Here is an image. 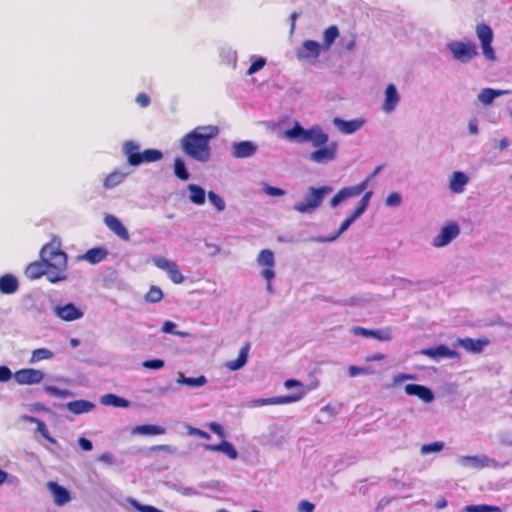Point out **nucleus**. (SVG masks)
I'll return each instance as SVG.
<instances>
[{
	"label": "nucleus",
	"instance_id": "nucleus-1",
	"mask_svg": "<svg viewBox=\"0 0 512 512\" xmlns=\"http://www.w3.org/2000/svg\"><path fill=\"white\" fill-rule=\"evenodd\" d=\"M219 133L216 126H198L180 141L182 151L190 158L205 163L211 156L210 141Z\"/></svg>",
	"mask_w": 512,
	"mask_h": 512
},
{
	"label": "nucleus",
	"instance_id": "nucleus-2",
	"mask_svg": "<svg viewBox=\"0 0 512 512\" xmlns=\"http://www.w3.org/2000/svg\"><path fill=\"white\" fill-rule=\"evenodd\" d=\"M40 259L48 270V281L58 283L67 279V254L61 250L60 242L52 240L40 251Z\"/></svg>",
	"mask_w": 512,
	"mask_h": 512
},
{
	"label": "nucleus",
	"instance_id": "nucleus-3",
	"mask_svg": "<svg viewBox=\"0 0 512 512\" xmlns=\"http://www.w3.org/2000/svg\"><path fill=\"white\" fill-rule=\"evenodd\" d=\"M140 144L134 140L122 143L121 151L130 166L137 167L144 163H153L163 158V153L157 149H146L140 152Z\"/></svg>",
	"mask_w": 512,
	"mask_h": 512
},
{
	"label": "nucleus",
	"instance_id": "nucleus-4",
	"mask_svg": "<svg viewBox=\"0 0 512 512\" xmlns=\"http://www.w3.org/2000/svg\"><path fill=\"white\" fill-rule=\"evenodd\" d=\"M332 187L322 186L319 188L310 187L307 189L303 199L294 205V210L299 213H312L319 208L326 195L332 192Z\"/></svg>",
	"mask_w": 512,
	"mask_h": 512
},
{
	"label": "nucleus",
	"instance_id": "nucleus-5",
	"mask_svg": "<svg viewBox=\"0 0 512 512\" xmlns=\"http://www.w3.org/2000/svg\"><path fill=\"white\" fill-rule=\"evenodd\" d=\"M446 49L454 61L468 64L478 55V47L471 41L452 40L446 44Z\"/></svg>",
	"mask_w": 512,
	"mask_h": 512
},
{
	"label": "nucleus",
	"instance_id": "nucleus-6",
	"mask_svg": "<svg viewBox=\"0 0 512 512\" xmlns=\"http://www.w3.org/2000/svg\"><path fill=\"white\" fill-rule=\"evenodd\" d=\"M457 463L463 468L483 469V468H501L502 465L494 458L487 455L459 456Z\"/></svg>",
	"mask_w": 512,
	"mask_h": 512
},
{
	"label": "nucleus",
	"instance_id": "nucleus-7",
	"mask_svg": "<svg viewBox=\"0 0 512 512\" xmlns=\"http://www.w3.org/2000/svg\"><path fill=\"white\" fill-rule=\"evenodd\" d=\"M371 177H366L363 181L354 186L344 187L340 189L331 199L330 206L336 208L345 200L361 195L368 187Z\"/></svg>",
	"mask_w": 512,
	"mask_h": 512
},
{
	"label": "nucleus",
	"instance_id": "nucleus-8",
	"mask_svg": "<svg viewBox=\"0 0 512 512\" xmlns=\"http://www.w3.org/2000/svg\"><path fill=\"white\" fill-rule=\"evenodd\" d=\"M303 397H304L303 392H295L291 395L252 399L247 402V407L257 408V407H262V406H267V405L291 404V403L300 401Z\"/></svg>",
	"mask_w": 512,
	"mask_h": 512
},
{
	"label": "nucleus",
	"instance_id": "nucleus-9",
	"mask_svg": "<svg viewBox=\"0 0 512 512\" xmlns=\"http://www.w3.org/2000/svg\"><path fill=\"white\" fill-rule=\"evenodd\" d=\"M460 234V227L456 222H450L443 226L440 232L433 238L432 245L442 248L449 245Z\"/></svg>",
	"mask_w": 512,
	"mask_h": 512
},
{
	"label": "nucleus",
	"instance_id": "nucleus-10",
	"mask_svg": "<svg viewBox=\"0 0 512 512\" xmlns=\"http://www.w3.org/2000/svg\"><path fill=\"white\" fill-rule=\"evenodd\" d=\"M52 311L57 318L66 322L76 321L84 316L83 309L73 303L55 305Z\"/></svg>",
	"mask_w": 512,
	"mask_h": 512
},
{
	"label": "nucleus",
	"instance_id": "nucleus-11",
	"mask_svg": "<svg viewBox=\"0 0 512 512\" xmlns=\"http://www.w3.org/2000/svg\"><path fill=\"white\" fill-rule=\"evenodd\" d=\"M257 264L262 267L261 276L266 281H272L275 277V257L274 253L269 249H263L257 256Z\"/></svg>",
	"mask_w": 512,
	"mask_h": 512
},
{
	"label": "nucleus",
	"instance_id": "nucleus-12",
	"mask_svg": "<svg viewBox=\"0 0 512 512\" xmlns=\"http://www.w3.org/2000/svg\"><path fill=\"white\" fill-rule=\"evenodd\" d=\"M337 151V142H330L322 147H317V149L310 154L309 158L314 163L325 164L336 159Z\"/></svg>",
	"mask_w": 512,
	"mask_h": 512
},
{
	"label": "nucleus",
	"instance_id": "nucleus-13",
	"mask_svg": "<svg viewBox=\"0 0 512 512\" xmlns=\"http://www.w3.org/2000/svg\"><path fill=\"white\" fill-rule=\"evenodd\" d=\"M13 377L20 385H34L40 383L44 379L45 374L41 370L24 368L16 371Z\"/></svg>",
	"mask_w": 512,
	"mask_h": 512
},
{
	"label": "nucleus",
	"instance_id": "nucleus-14",
	"mask_svg": "<svg viewBox=\"0 0 512 512\" xmlns=\"http://www.w3.org/2000/svg\"><path fill=\"white\" fill-rule=\"evenodd\" d=\"M401 100L400 94L394 84L387 85L385 91H384V99L381 105V110L386 113L390 114L399 105Z\"/></svg>",
	"mask_w": 512,
	"mask_h": 512
},
{
	"label": "nucleus",
	"instance_id": "nucleus-15",
	"mask_svg": "<svg viewBox=\"0 0 512 512\" xmlns=\"http://www.w3.org/2000/svg\"><path fill=\"white\" fill-rule=\"evenodd\" d=\"M322 46L312 40H306L301 47L297 49L296 55L299 60L313 61L318 58Z\"/></svg>",
	"mask_w": 512,
	"mask_h": 512
},
{
	"label": "nucleus",
	"instance_id": "nucleus-16",
	"mask_svg": "<svg viewBox=\"0 0 512 512\" xmlns=\"http://www.w3.org/2000/svg\"><path fill=\"white\" fill-rule=\"evenodd\" d=\"M258 146L252 141H238L232 143L231 155L236 159L250 158L256 154Z\"/></svg>",
	"mask_w": 512,
	"mask_h": 512
},
{
	"label": "nucleus",
	"instance_id": "nucleus-17",
	"mask_svg": "<svg viewBox=\"0 0 512 512\" xmlns=\"http://www.w3.org/2000/svg\"><path fill=\"white\" fill-rule=\"evenodd\" d=\"M47 489L53 497V502L56 506H64L71 501L70 492L57 482L49 481L46 484Z\"/></svg>",
	"mask_w": 512,
	"mask_h": 512
},
{
	"label": "nucleus",
	"instance_id": "nucleus-18",
	"mask_svg": "<svg viewBox=\"0 0 512 512\" xmlns=\"http://www.w3.org/2000/svg\"><path fill=\"white\" fill-rule=\"evenodd\" d=\"M404 390L407 395L416 396L425 403H431L435 398L430 388L420 384H407Z\"/></svg>",
	"mask_w": 512,
	"mask_h": 512
},
{
	"label": "nucleus",
	"instance_id": "nucleus-19",
	"mask_svg": "<svg viewBox=\"0 0 512 512\" xmlns=\"http://www.w3.org/2000/svg\"><path fill=\"white\" fill-rule=\"evenodd\" d=\"M422 355L432 358L435 361H439L443 358H456L458 353L454 350L449 349L446 345H438L436 347L422 349L420 351Z\"/></svg>",
	"mask_w": 512,
	"mask_h": 512
},
{
	"label": "nucleus",
	"instance_id": "nucleus-20",
	"mask_svg": "<svg viewBox=\"0 0 512 512\" xmlns=\"http://www.w3.org/2000/svg\"><path fill=\"white\" fill-rule=\"evenodd\" d=\"M469 176L462 171H454L449 177V189L455 194H462L469 183Z\"/></svg>",
	"mask_w": 512,
	"mask_h": 512
},
{
	"label": "nucleus",
	"instance_id": "nucleus-21",
	"mask_svg": "<svg viewBox=\"0 0 512 512\" xmlns=\"http://www.w3.org/2000/svg\"><path fill=\"white\" fill-rule=\"evenodd\" d=\"M488 339H472L469 337L466 338H458L456 340V345L461 346L466 351L471 353H481L486 346L489 345Z\"/></svg>",
	"mask_w": 512,
	"mask_h": 512
},
{
	"label": "nucleus",
	"instance_id": "nucleus-22",
	"mask_svg": "<svg viewBox=\"0 0 512 512\" xmlns=\"http://www.w3.org/2000/svg\"><path fill=\"white\" fill-rule=\"evenodd\" d=\"M329 141V135L323 131L319 125H314L307 129L306 142H310L313 147H322Z\"/></svg>",
	"mask_w": 512,
	"mask_h": 512
},
{
	"label": "nucleus",
	"instance_id": "nucleus-23",
	"mask_svg": "<svg viewBox=\"0 0 512 512\" xmlns=\"http://www.w3.org/2000/svg\"><path fill=\"white\" fill-rule=\"evenodd\" d=\"M128 175L129 172H126L118 168L114 169L112 172H110L104 177L102 181V186L105 190H112L117 186L121 185Z\"/></svg>",
	"mask_w": 512,
	"mask_h": 512
},
{
	"label": "nucleus",
	"instance_id": "nucleus-24",
	"mask_svg": "<svg viewBox=\"0 0 512 512\" xmlns=\"http://www.w3.org/2000/svg\"><path fill=\"white\" fill-rule=\"evenodd\" d=\"M104 223L114 234H116L122 240L128 241L130 239L127 228L116 216L111 214L106 215L104 217Z\"/></svg>",
	"mask_w": 512,
	"mask_h": 512
},
{
	"label": "nucleus",
	"instance_id": "nucleus-25",
	"mask_svg": "<svg viewBox=\"0 0 512 512\" xmlns=\"http://www.w3.org/2000/svg\"><path fill=\"white\" fill-rule=\"evenodd\" d=\"M333 124L338 130L346 135H350L358 131L364 125L363 119L343 120L339 117L333 119Z\"/></svg>",
	"mask_w": 512,
	"mask_h": 512
},
{
	"label": "nucleus",
	"instance_id": "nucleus-26",
	"mask_svg": "<svg viewBox=\"0 0 512 512\" xmlns=\"http://www.w3.org/2000/svg\"><path fill=\"white\" fill-rule=\"evenodd\" d=\"M204 449L213 452H222L232 460L238 458V452L235 447L230 442L225 440L220 444H205Z\"/></svg>",
	"mask_w": 512,
	"mask_h": 512
},
{
	"label": "nucleus",
	"instance_id": "nucleus-27",
	"mask_svg": "<svg viewBox=\"0 0 512 512\" xmlns=\"http://www.w3.org/2000/svg\"><path fill=\"white\" fill-rule=\"evenodd\" d=\"M108 255L105 248L97 247L89 249L86 253L79 255L78 260H85L90 264H98L103 261Z\"/></svg>",
	"mask_w": 512,
	"mask_h": 512
},
{
	"label": "nucleus",
	"instance_id": "nucleus-28",
	"mask_svg": "<svg viewBox=\"0 0 512 512\" xmlns=\"http://www.w3.org/2000/svg\"><path fill=\"white\" fill-rule=\"evenodd\" d=\"M510 90H496L492 88H484L478 94V100L485 106L490 105L500 96L509 95Z\"/></svg>",
	"mask_w": 512,
	"mask_h": 512
},
{
	"label": "nucleus",
	"instance_id": "nucleus-29",
	"mask_svg": "<svg viewBox=\"0 0 512 512\" xmlns=\"http://www.w3.org/2000/svg\"><path fill=\"white\" fill-rule=\"evenodd\" d=\"M279 428L276 425L270 426L266 434L260 437V443L265 446L276 447L283 442V437L278 436Z\"/></svg>",
	"mask_w": 512,
	"mask_h": 512
},
{
	"label": "nucleus",
	"instance_id": "nucleus-30",
	"mask_svg": "<svg viewBox=\"0 0 512 512\" xmlns=\"http://www.w3.org/2000/svg\"><path fill=\"white\" fill-rule=\"evenodd\" d=\"M18 288V279L13 274H5L0 277V292L2 294H14Z\"/></svg>",
	"mask_w": 512,
	"mask_h": 512
},
{
	"label": "nucleus",
	"instance_id": "nucleus-31",
	"mask_svg": "<svg viewBox=\"0 0 512 512\" xmlns=\"http://www.w3.org/2000/svg\"><path fill=\"white\" fill-rule=\"evenodd\" d=\"M480 42H481V48H482V54L488 61H495L496 54L492 47V41H493V34H478Z\"/></svg>",
	"mask_w": 512,
	"mask_h": 512
},
{
	"label": "nucleus",
	"instance_id": "nucleus-32",
	"mask_svg": "<svg viewBox=\"0 0 512 512\" xmlns=\"http://www.w3.org/2000/svg\"><path fill=\"white\" fill-rule=\"evenodd\" d=\"M250 345L247 343L245 346H243L240 351L239 355L236 360L227 361L224 365L225 367L230 371H237L244 367L248 360V353H249Z\"/></svg>",
	"mask_w": 512,
	"mask_h": 512
},
{
	"label": "nucleus",
	"instance_id": "nucleus-33",
	"mask_svg": "<svg viewBox=\"0 0 512 512\" xmlns=\"http://www.w3.org/2000/svg\"><path fill=\"white\" fill-rule=\"evenodd\" d=\"M25 275L31 280L38 279L43 275L48 278V270L46 269L45 263L40 259V261H34L27 266Z\"/></svg>",
	"mask_w": 512,
	"mask_h": 512
},
{
	"label": "nucleus",
	"instance_id": "nucleus-34",
	"mask_svg": "<svg viewBox=\"0 0 512 512\" xmlns=\"http://www.w3.org/2000/svg\"><path fill=\"white\" fill-rule=\"evenodd\" d=\"M187 190L189 192V200L191 203L197 206H202L206 200V191L199 185L188 184Z\"/></svg>",
	"mask_w": 512,
	"mask_h": 512
},
{
	"label": "nucleus",
	"instance_id": "nucleus-35",
	"mask_svg": "<svg viewBox=\"0 0 512 512\" xmlns=\"http://www.w3.org/2000/svg\"><path fill=\"white\" fill-rule=\"evenodd\" d=\"M66 408L73 414L89 413L95 408V404L87 400H75L68 402Z\"/></svg>",
	"mask_w": 512,
	"mask_h": 512
},
{
	"label": "nucleus",
	"instance_id": "nucleus-36",
	"mask_svg": "<svg viewBox=\"0 0 512 512\" xmlns=\"http://www.w3.org/2000/svg\"><path fill=\"white\" fill-rule=\"evenodd\" d=\"M131 433L133 435H147V436L163 435L166 433V428H164L162 426H158V425L145 424V425L135 426L132 429Z\"/></svg>",
	"mask_w": 512,
	"mask_h": 512
},
{
	"label": "nucleus",
	"instance_id": "nucleus-37",
	"mask_svg": "<svg viewBox=\"0 0 512 512\" xmlns=\"http://www.w3.org/2000/svg\"><path fill=\"white\" fill-rule=\"evenodd\" d=\"M284 137L290 141L305 143L307 138V129H304L299 123L284 132Z\"/></svg>",
	"mask_w": 512,
	"mask_h": 512
},
{
	"label": "nucleus",
	"instance_id": "nucleus-38",
	"mask_svg": "<svg viewBox=\"0 0 512 512\" xmlns=\"http://www.w3.org/2000/svg\"><path fill=\"white\" fill-rule=\"evenodd\" d=\"M100 403L105 406H113L118 408H128L130 402L122 397L115 394H105L100 398Z\"/></svg>",
	"mask_w": 512,
	"mask_h": 512
},
{
	"label": "nucleus",
	"instance_id": "nucleus-39",
	"mask_svg": "<svg viewBox=\"0 0 512 512\" xmlns=\"http://www.w3.org/2000/svg\"><path fill=\"white\" fill-rule=\"evenodd\" d=\"M176 382L181 385H186L192 388L202 387L207 383V378L204 375L199 377H186L184 373L179 372Z\"/></svg>",
	"mask_w": 512,
	"mask_h": 512
},
{
	"label": "nucleus",
	"instance_id": "nucleus-40",
	"mask_svg": "<svg viewBox=\"0 0 512 512\" xmlns=\"http://www.w3.org/2000/svg\"><path fill=\"white\" fill-rule=\"evenodd\" d=\"M22 420L25 421V422H28V423H35L37 425V431L45 439H47L52 444H56L57 443L56 439L49 435L47 426H46V424L43 421H41V420H39V419H37V418H35L33 416H28V415L22 416Z\"/></svg>",
	"mask_w": 512,
	"mask_h": 512
},
{
	"label": "nucleus",
	"instance_id": "nucleus-41",
	"mask_svg": "<svg viewBox=\"0 0 512 512\" xmlns=\"http://www.w3.org/2000/svg\"><path fill=\"white\" fill-rule=\"evenodd\" d=\"M353 223H354V221L352 219H350L349 217H347L342 222V224L340 225L338 231L335 234H333L332 236H329V237L320 236V237L314 238V241H316L318 243L333 242L340 235H342L344 232H346Z\"/></svg>",
	"mask_w": 512,
	"mask_h": 512
},
{
	"label": "nucleus",
	"instance_id": "nucleus-42",
	"mask_svg": "<svg viewBox=\"0 0 512 512\" xmlns=\"http://www.w3.org/2000/svg\"><path fill=\"white\" fill-rule=\"evenodd\" d=\"M54 357V353L47 349V348H39L35 349L32 352L31 358L29 360L30 364H35L37 362H40L42 360H49Z\"/></svg>",
	"mask_w": 512,
	"mask_h": 512
},
{
	"label": "nucleus",
	"instance_id": "nucleus-43",
	"mask_svg": "<svg viewBox=\"0 0 512 512\" xmlns=\"http://www.w3.org/2000/svg\"><path fill=\"white\" fill-rule=\"evenodd\" d=\"M249 60L251 62L250 67L247 70V75H253L260 71L265 65H266V58L258 55H251L249 57Z\"/></svg>",
	"mask_w": 512,
	"mask_h": 512
},
{
	"label": "nucleus",
	"instance_id": "nucleus-44",
	"mask_svg": "<svg viewBox=\"0 0 512 512\" xmlns=\"http://www.w3.org/2000/svg\"><path fill=\"white\" fill-rule=\"evenodd\" d=\"M174 174L179 179L186 181L189 179L190 174L186 168V164L183 159L176 158L174 160Z\"/></svg>",
	"mask_w": 512,
	"mask_h": 512
},
{
	"label": "nucleus",
	"instance_id": "nucleus-45",
	"mask_svg": "<svg viewBox=\"0 0 512 512\" xmlns=\"http://www.w3.org/2000/svg\"><path fill=\"white\" fill-rule=\"evenodd\" d=\"M152 263L159 268L160 270L168 273L169 270L173 268V266L176 264L174 261H171L165 257L162 256H153L151 258Z\"/></svg>",
	"mask_w": 512,
	"mask_h": 512
},
{
	"label": "nucleus",
	"instance_id": "nucleus-46",
	"mask_svg": "<svg viewBox=\"0 0 512 512\" xmlns=\"http://www.w3.org/2000/svg\"><path fill=\"white\" fill-rule=\"evenodd\" d=\"M144 299L148 303H158L163 299V292L160 287L152 285L145 294Z\"/></svg>",
	"mask_w": 512,
	"mask_h": 512
},
{
	"label": "nucleus",
	"instance_id": "nucleus-47",
	"mask_svg": "<svg viewBox=\"0 0 512 512\" xmlns=\"http://www.w3.org/2000/svg\"><path fill=\"white\" fill-rule=\"evenodd\" d=\"M207 197L211 205L216 209L217 212H223L226 208L224 199L213 191L207 193Z\"/></svg>",
	"mask_w": 512,
	"mask_h": 512
},
{
	"label": "nucleus",
	"instance_id": "nucleus-48",
	"mask_svg": "<svg viewBox=\"0 0 512 512\" xmlns=\"http://www.w3.org/2000/svg\"><path fill=\"white\" fill-rule=\"evenodd\" d=\"M445 444L442 441H436L429 444H424L420 448V453L422 455H428L431 453H438L443 450Z\"/></svg>",
	"mask_w": 512,
	"mask_h": 512
},
{
	"label": "nucleus",
	"instance_id": "nucleus-49",
	"mask_svg": "<svg viewBox=\"0 0 512 512\" xmlns=\"http://www.w3.org/2000/svg\"><path fill=\"white\" fill-rule=\"evenodd\" d=\"M127 503L138 510L139 512H164L154 506L151 505H143L140 502H138L136 499L129 497L127 498Z\"/></svg>",
	"mask_w": 512,
	"mask_h": 512
},
{
	"label": "nucleus",
	"instance_id": "nucleus-50",
	"mask_svg": "<svg viewBox=\"0 0 512 512\" xmlns=\"http://www.w3.org/2000/svg\"><path fill=\"white\" fill-rule=\"evenodd\" d=\"M499 508L490 505H468L464 508L463 512H498Z\"/></svg>",
	"mask_w": 512,
	"mask_h": 512
},
{
	"label": "nucleus",
	"instance_id": "nucleus-51",
	"mask_svg": "<svg viewBox=\"0 0 512 512\" xmlns=\"http://www.w3.org/2000/svg\"><path fill=\"white\" fill-rule=\"evenodd\" d=\"M43 389L46 393L54 395L59 398H67L71 396V392L69 390L60 389L55 386L45 385Z\"/></svg>",
	"mask_w": 512,
	"mask_h": 512
},
{
	"label": "nucleus",
	"instance_id": "nucleus-52",
	"mask_svg": "<svg viewBox=\"0 0 512 512\" xmlns=\"http://www.w3.org/2000/svg\"><path fill=\"white\" fill-rule=\"evenodd\" d=\"M221 57L226 64H232L233 66L236 65L237 54L235 50L231 48H223L221 51Z\"/></svg>",
	"mask_w": 512,
	"mask_h": 512
},
{
	"label": "nucleus",
	"instance_id": "nucleus-53",
	"mask_svg": "<svg viewBox=\"0 0 512 512\" xmlns=\"http://www.w3.org/2000/svg\"><path fill=\"white\" fill-rule=\"evenodd\" d=\"M402 202V196L398 192L390 193L385 199V205L389 208H396L400 206Z\"/></svg>",
	"mask_w": 512,
	"mask_h": 512
},
{
	"label": "nucleus",
	"instance_id": "nucleus-54",
	"mask_svg": "<svg viewBox=\"0 0 512 512\" xmlns=\"http://www.w3.org/2000/svg\"><path fill=\"white\" fill-rule=\"evenodd\" d=\"M167 276L175 284H181L184 281V276L180 272L177 264H175L173 268L168 271Z\"/></svg>",
	"mask_w": 512,
	"mask_h": 512
},
{
	"label": "nucleus",
	"instance_id": "nucleus-55",
	"mask_svg": "<svg viewBox=\"0 0 512 512\" xmlns=\"http://www.w3.org/2000/svg\"><path fill=\"white\" fill-rule=\"evenodd\" d=\"M372 338H375L380 341H389L392 339L391 329L385 328L373 330Z\"/></svg>",
	"mask_w": 512,
	"mask_h": 512
},
{
	"label": "nucleus",
	"instance_id": "nucleus-56",
	"mask_svg": "<svg viewBox=\"0 0 512 512\" xmlns=\"http://www.w3.org/2000/svg\"><path fill=\"white\" fill-rule=\"evenodd\" d=\"M165 365V362L162 359H151L145 360L142 363V366L146 369L159 370L162 369Z\"/></svg>",
	"mask_w": 512,
	"mask_h": 512
},
{
	"label": "nucleus",
	"instance_id": "nucleus-57",
	"mask_svg": "<svg viewBox=\"0 0 512 512\" xmlns=\"http://www.w3.org/2000/svg\"><path fill=\"white\" fill-rule=\"evenodd\" d=\"M414 379H415V375H413V374L398 373L393 377L391 387H395V386L403 383L406 380H414Z\"/></svg>",
	"mask_w": 512,
	"mask_h": 512
},
{
	"label": "nucleus",
	"instance_id": "nucleus-58",
	"mask_svg": "<svg viewBox=\"0 0 512 512\" xmlns=\"http://www.w3.org/2000/svg\"><path fill=\"white\" fill-rule=\"evenodd\" d=\"M263 191L267 195L273 196V197L284 196L286 194L285 190H283L281 188H278V187H273V186H270V185H267V184H265L263 186Z\"/></svg>",
	"mask_w": 512,
	"mask_h": 512
},
{
	"label": "nucleus",
	"instance_id": "nucleus-59",
	"mask_svg": "<svg viewBox=\"0 0 512 512\" xmlns=\"http://www.w3.org/2000/svg\"><path fill=\"white\" fill-rule=\"evenodd\" d=\"M284 387L286 389H292V388H298L297 392H303L304 395L306 394V391L304 389L303 383L295 380V379H288L284 382Z\"/></svg>",
	"mask_w": 512,
	"mask_h": 512
},
{
	"label": "nucleus",
	"instance_id": "nucleus-60",
	"mask_svg": "<svg viewBox=\"0 0 512 512\" xmlns=\"http://www.w3.org/2000/svg\"><path fill=\"white\" fill-rule=\"evenodd\" d=\"M174 489L183 496H194L199 494L198 491L192 487L175 485Z\"/></svg>",
	"mask_w": 512,
	"mask_h": 512
},
{
	"label": "nucleus",
	"instance_id": "nucleus-61",
	"mask_svg": "<svg viewBox=\"0 0 512 512\" xmlns=\"http://www.w3.org/2000/svg\"><path fill=\"white\" fill-rule=\"evenodd\" d=\"M6 482L9 484H14L18 482V479L13 475H9L7 472L0 468V486Z\"/></svg>",
	"mask_w": 512,
	"mask_h": 512
},
{
	"label": "nucleus",
	"instance_id": "nucleus-62",
	"mask_svg": "<svg viewBox=\"0 0 512 512\" xmlns=\"http://www.w3.org/2000/svg\"><path fill=\"white\" fill-rule=\"evenodd\" d=\"M351 331L354 335L363 336L366 338H370L373 335V330H369V329L359 327V326L353 327L351 329Z\"/></svg>",
	"mask_w": 512,
	"mask_h": 512
},
{
	"label": "nucleus",
	"instance_id": "nucleus-63",
	"mask_svg": "<svg viewBox=\"0 0 512 512\" xmlns=\"http://www.w3.org/2000/svg\"><path fill=\"white\" fill-rule=\"evenodd\" d=\"M13 377V373L7 366H0V382H8Z\"/></svg>",
	"mask_w": 512,
	"mask_h": 512
},
{
	"label": "nucleus",
	"instance_id": "nucleus-64",
	"mask_svg": "<svg viewBox=\"0 0 512 512\" xmlns=\"http://www.w3.org/2000/svg\"><path fill=\"white\" fill-rule=\"evenodd\" d=\"M315 505L307 500H302L298 504V511L299 512H314Z\"/></svg>",
	"mask_w": 512,
	"mask_h": 512
}]
</instances>
